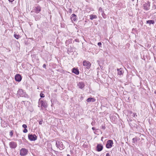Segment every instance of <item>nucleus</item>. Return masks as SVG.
<instances>
[{"instance_id": "393cba45", "label": "nucleus", "mask_w": 156, "mask_h": 156, "mask_svg": "<svg viewBox=\"0 0 156 156\" xmlns=\"http://www.w3.org/2000/svg\"><path fill=\"white\" fill-rule=\"evenodd\" d=\"M42 123V120H41L39 122V124L40 125H41Z\"/></svg>"}, {"instance_id": "f257e3e1", "label": "nucleus", "mask_w": 156, "mask_h": 156, "mask_svg": "<svg viewBox=\"0 0 156 156\" xmlns=\"http://www.w3.org/2000/svg\"><path fill=\"white\" fill-rule=\"evenodd\" d=\"M38 103V106L42 108V107L46 108L47 106V103L45 101H44L41 100V99H39Z\"/></svg>"}, {"instance_id": "412c9836", "label": "nucleus", "mask_w": 156, "mask_h": 156, "mask_svg": "<svg viewBox=\"0 0 156 156\" xmlns=\"http://www.w3.org/2000/svg\"><path fill=\"white\" fill-rule=\"evenodd\" d=\"M40 96L41 97L43 98L44 97V94H42L41 93L40 94Z\"/></svg>"}, {"instance_id": "c756f323", "label": "nucleus", "mask_w": 156, "mask_h": 156, "mask_svg": "<svg viewBox=\"0 0 156 156\" xmlns=\"http://www.w3.org/2000/svg\"><path fill=\"white\" fill-rule=\"evenodd\" d=\"M94 124V123L93 122L91 123V124L93 126Z\"/></svg>"}, {"instance_id": "423d86ee", "label": "nucleus", "mask_w": 156, "mask_h": 156, "mask_svg": "<svg viewBox=\"0 0 156 156\" xmlns=\"http://www.w3.org/2000/svg\"><path fill=\"white\" fill-rule=\"evenodd\" d=\"M62 145V143L59 141L56 142V146L59 149L62 150L63 149V147H61L60 145Z\"/></svg>"}, {"instance_id": "f3484780", "label": "nucleus", "mask_w": 156, "mask_h": 156, "mask_svg": "<svg viewBox=\"0 0 156 156\" xmlns=\"http://www.w3.org/2000/svg\"><path fill=\"white\" fill-rule=\"evenodd\" d=\"M90 19L92 20L94 19H95L97 18V16L95 15H90Z\"/></svg>"}, {"instance_id": "bb28decb", "label": "nucleus", "mask_w": 156, "mask_h": 156, "mask_svg": "<svg viewBox=\"0 0 156 156\" xmlns=\"http://www.w3.org/2000/svg\"><path fill=\"white\" fill-rule=\"evenodd\" d=\"M98 46H101V42H99L98 43Z\"/></svg>"}, {"instance_id": "72a5a7b5", "label": "nucleus", "mask_w": 156, "mask_h": 156, "mask_svg": "<svg viewBox=\"0 0 156 156\" xmlns=\"http://www.w3.org/2000/svg\"><path fill=\"white\" fill-rule=\"evenodd\" d=\"M67 156H70L69 154H67Z\"/></svg>"}, {"instance_id": "9b49d317", "label": "nucleus", "mask_w": 156, "mask_h": 156, "mask_svg": "<svg viewBox=\"0 0 156 156\" xmlns=\"http://www.w3.org/2000/svg\"><path fill=\"white\" fill-rule=\"evenodd\" d=\"M95 100V99L94 98H89L87 99V101L88 102H94Z\"/></svg>"}, {"instance_id": "2f4dec72", "label": "nucleus", "mask_w": 156, "mask_h": 156, "mask_svg": "<svg viewBox=\"0 0 156 156\" xmlns=\"http://www.w3.org/2000/svg\"><path fill=\"white\" fill-rule=\"evenodd\" d=\"M46 66H45V64H44L43 66V67H45Z\"/></svg>"}, {"instance_id": "4be33fe9", "label": "nucleus", "mask_w": 156, "mask_h": 156, "mask_svg": "<svg viewBox=\"0 0 156 156\" xmlns=\"http://www.w3.org/2000/svg\"><path fill=\"white\" fill-rule=\"evenodd\" d=\"M22 126L25 129H26L27 127V126L25 124H23Z\"/></svg>"}, {"instance_id": "f704fd0d", "label": "nucleus", "mask_w": 156, "mask_h": 156, "mask_svg": "<svg viewBox=\"0 0 156 156\" xmlns=\"http://www.w3.org/2000/svg\"><path fill=\"white\" fill-rule=\"evenodd\" d=\"M154 93H155V94H156V90L155 91V92H154Z\"/></svg>"}, {"instance_id": "b1692460", "label": "nucleus", "mask_w": 156, "mask_h": 156, "mask_svg": "<svg viewBox=\"0 0 156 156\" xmlns=\"http://www.w3.org/2000/svg\"><path fill=\"white\" fill-rule=\"evenodd\" d=\"M68 12L69 13H71L72 12V10L71 9H68Z\"/></svg>"}, {"instance_id": "6ab92c4d", "label": "nucleus", "mask_w": 156, "mask_h": 156, "mask_svg": "<svg viewBox=\"0 0 156 156\" xmlns=\"http://www.w3.org/2000/svg\"><path fill=\"white\" fill-rule=\"evenodd\" d=\"M14 36L16 39H18L20 37L19 35L16 34H15L14 35Z\"/></svg>"}, {"instance_id": "dca6fc26", "label": "nucleus", "mask_w": 156, "mask_h": 156, "mask_svg": "<svg viewBox=\"0 0 156 156\" xmlns=\"http://www.w3.org/2000/svg\"><path fill=\"white\" fill-rule=\"evenodd\" d=\"M144 8L146 10H148L149 9L150 5L149 4H145L144 5Z\"/></svg>"}, {"instance_id": "ddd939ff", "label": "nucleus", "mask_w": 156, "mask_h": 156, "mask_svg": "<svg viewBox=\"0 0 156 156\" xmlns=\"http://www.w3.org/2000/svg\"><path fill=\"white\" fill-rule=\"evenodd\" d=\"M34 10L35 12L38 13L41 11V8L39 6H37L35 8Z\"/></svg>"}, {"instance_id": "20e7f679", "label": "nucleus", "mask_w": 156, "mask_h": 156, "mask_svg": "<svg viewBox=\"0 0 156 156\" xmlns=\"http://www.w3.org/2000/svg\"><path fill=\"white\" fill-rule=\"evenodd\" d=\"M91 64L89 62L86 61H84L83 62V65L84 66H86V67L88 68L89 69L90 68Z\"/></svg>"}, {"instance_id": "9d476101", "label": "nucleus", "mask_w": 156, "mask_h": 156, "mask_svg": "<svg viewBox=\"0 0 156 156\" xmlns=\"http://www.w3.org/2000/svg\"><path fill=\"white\" fill-rule=\"evenodd\" d=\"M103 146L101 144H98L97 147V150L98 151H101L103 149Z\"/></svg>"}, {"instance_id": "5701e85b", "label": "nucleus", "mask_w": 156, "mask_h": 156, "mask_svg": "<svg viewBox=\"0 0 156 156\" xmlns=\"http://www.w3.org/2000/svg\"><path fill=\"white\" fill-rule=\"evenodd\" d=\"M27 130L26 129H25L23 130V132L25 133H26L27 132Z\"/></svg>"}, {"instance_id": "6e6552de", "label": "nucleus", "mask_w": 156, "mask_h": 156, "mask_svg": "<svg viewBox=\"0 0 156 156\" xmlns=\"http://www.w3.org/2000/svg\"><path fill=\"white\" fill-rule=\"evenodd\" d=\"M71 19L72 21H76L77 19L76 16L74 14H72L71 16Z\"/></svg>"}, {"instance_id": "c9c22d12", "label": "nucleus", "mask_w": 156, "mask_h": 156, "mask_svg": "<svg viewBox=\"0 0 156 156\" xmlns=\"http://www.w3.org/2000/svg\"><path fill=\"white\" fill-rule=\"evenodd\" d=\"M132 1H133L134 0H132Z\"/></svg>"}, {"instance_id": "7ed1b4c3", "label": "nucleus", "mask_w": 156, "mask_h": 156, "mask_svg": "<svg viewBox=\"0 0 156 156\" xmlns=\"http://www.w3.org/2000/svg\"><path fill=\"white\" fill-rule=\"evenodd\" d=\"M113 144V142L112 140H109L107 141L106 145V147L107 148H111Z\"/></svg>"}, {"instance_id": "473e14b6", "label": "nucleus", "mask_w": 156, "mask_h": 156, "mask_svg": "<svg viewBox=\"0 0 156 156\" xmlns=\"http://www.w3.org/2000/svg\"><path fill=\"white\" fill-rule=\"evenodd\" d=\"M10 134H11V135H12V132H10Z\"/></svg>"}, {"instance_id": "e433bc0d", "label": "nucleus", "mask_w": 156, "mask_h": 156, "mask_svg": "<svg viewBox=\"0 0 156 156\" xmlns=\"http://www.w3.org/2000/svg\"><path fill=\"white\" fill-rule=\"evenodd\" d=\"M20 95V96H22V95Z\"/></svg>"}, {"instance_id": "f03ea898", "label": "nucleus", "mask_w": 156, "mask_h": 156, "mask_svg": "<svg viewBox=\"0 0 156 156\" xmlns=\"http://www.w3.org/2000/svg\"><path fill=\"white\" fill-rule=\"evenodd\" d=\"M28 152V151L25 148L22 149L20 151V154L22 156L26 155Z\"/></svg>"}, {"instance_id": "2eb2a0df", "label": "nucleus", "mask_w": 156, "mask_h": 156, "mask_svg": "<svg viewBox=\"0 0 156 156\" xmlns=\"http://www.w3.org/2000/svg\"><path fill=\"white\" fill-rule=\"evenodd\" d=\"M72 72L76 75H78L79 73L78 70L74 68H73Z\"/></svg>"}, {"instance_id": "f8f14e48", "label": "nucleus", "mask_w": 156, "mask_h": 156, "mask_svg": "<svg viewBox=\"0 0 156 156\" xmlns=\"http://www.w3.org/2000/svg\"><path fill=\"white\" fill-rule=\"evenodd\" d=\"M77 86L79 88L82 89L84 87V84L83 82H79L77 84Z\"/></svg>"}, {"instance_id": "cd10ccee", "label": "nucleus", "mask_w": 156, "mask_h": 156, "mask_svg": "<svg viewBox=\"0 0 156 156\" xmlns=\"http://www.w3.org/2000/svg\"><path fill=\"white\" fill-rule=\"evenodd\" d=\"M8 0L10 2H13L14 1V0Z\"/></svg>"}, {"instance_id": "a878e982", "label": "nucleus", "mask_w": 156, "mask_h": 156, "mask_svg": "<svg viewBox=\"0 0 156 156\" xmlns=\"http://www.w3.org/2000/svg\"><path fill=\"white\" fill-rule=\"evenodd\" d=\"M101 128L102 129H105V127L104 126H102Z\"/></svg>"}, {"instance_id": "1a4fd4ad", "label": "nucleus", "mask_w": 156, "mask_h": 156, "mask_svg": "<svg viewBox=\"0 0 156 156\" xmlns=\"http://www.w3.org/2000/svg\"><path fill=\"white\" fill-rule=\"evenodd\" d=\"M9 146L10 147L14 148L16 147V144L14 142H10L9 143Z\"/></svg>"}, {"instance_id": "4468645a", "label": "nucleus", "mask_w": 156, "mask_h": 156, "mask_svg": "<svg viewBox=\"0 0 156 156\" xmlns=\"http://www.w3.org/2000/svg\"><path fill=\"white\" fill-rule=\"evenodd\" d=\"M117 71H118V74L119 75H122L124 73V72L121 69H118Z\"/></svg>"}, {"instance_id": "c85d7f7f", "label": "nucleus", "mask_w": 156, "mask_h": 156, "mask_svg": "<svg viewBox=\"0 0 156 156\" xmlns=\"http://www.w3.org/2000/svg\"><path fill=\"white\" fill-rule=\"evenodd\" d=\"M106 156H110L109 154L108 153H107L106 154Z\"/></svg>"}, {"instance_id": "0eeeda50", "label": "nucleus", "mask_w": 156, "mask_h": 156, "mask_svg": "<svg viewBox=\"0 0 156 156\" xmlns=\"http://www.w3.org/2000/svg\"><path fill=\"white\" fill-rule=\"evenodd\" d=\"M15 80L18 82H20L22 79L21 76L19 74H16L15 76Z\"/></svg>"}, {"instance_id": "7c9ffc66", "label": "nucleus", "mask_w": 156, "mask_h": 156, "mask_svg": "<svg viewBox=\"0 0 156 156\" xmlns=\"http://www.w3.org/2000/svg\"><path fill=\"white\" fill-rule=\"evenodd\" d=\"M92 129L93 130H94L95 129L94 128V127H92Z\"/></svg>"}, {"instance_id": "aec40b11", "label": "nucleus", "mask_w": 156, "mask_h": 156, "mask_svg": "<svg viewBox=\"0 0 156 156\" xmlns=\"http://www.w3.org/2000/svg\"><path fill=\"white\" fill-rule=\"evenodd\" d=\"M23 92V90L22 89H20L18 91V94H20H20L21 93V92Z\"/></svg>"}, {"instance_id": "39448f33", "label": "nucleus", "mask_w": 156, "mask_h": 156, "mask_svg": "<svg viewBox=\"0 0 156 156\" xmlns=\"http://www.w3.org/2000/svg\"><path fill=\"white\" fill-rule=\"evenodd\" d=\"M28 138L31 141H34L37 139V137L35 135H29Z\"/></svg>"}, {"instance_id": "a211bd4d", "label": "nucleus", "mask_w": 156, "mask_h": 156, "mask_svg": "<svg viewBox=\"0 0 156 156\" xmlns=\"http://www.w3.org/2000/svg\"><path fill=\"white\" fill-rule=\"evenodd\" d=\"M147 23L151 24H153L154 23V20H150L147 21Z\"/></svg>"}]
</instances>
